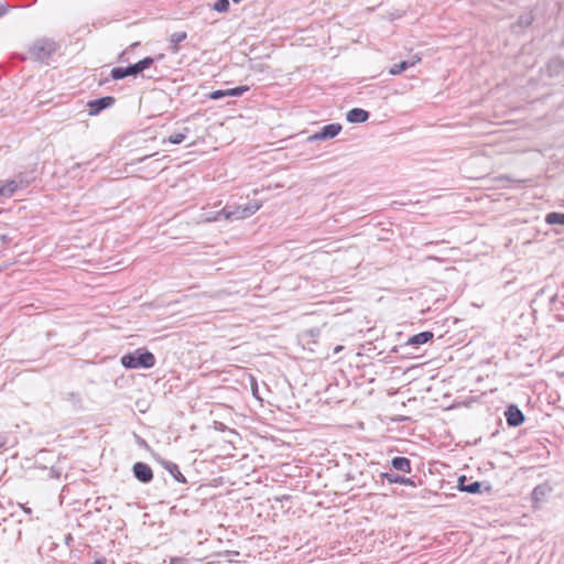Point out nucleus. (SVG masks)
<instances>
[{
  "label": "nucleus",
  "mask_w": 564,
  "mask_h": 564,
  "mask_svg": "<svg viewBox=\"0 0 564 564\" xmlns=\"http://www.w3.org/2000/svg\"><path fill=\"white\" fill-rule=\"evenodd\" d=\"M58 48V43L52 39H36L28 47V57L34 62L48 63Z\"/></svg>",
  "instance_id": "obj_1"
},
{
  "label": "nucleus",
  "mask_w": 564,
  "mask_h": 564,
  "mask_svg": "<svg viewBox=\"0 0 564 564\" xmlns=\"http://www.w3.org/2000/svg\"><path fill=\"white\" fill-rule=\"evenodd\" d=\"M155 356L145 348H138L120 359L126 369H150L155 365Z\"/></svg>",
  "instance_id": "obj_2"
},
{
  "label": "nucleus",
  "mask_w": 564,
  "mask_h": 564,
  "mask_svg": "<svg viewBox=\"0 0 564 564\" xmlns=\"http://www.w3.org/2000/svg\"><path fill=\"white\" fill-rule=\"evenodd\" d=\"M154 63V58L147 56L143 59L130 64L126 67H113L110 72L111 78L115 80H121L128 76H138L143 70L148 69Z\"/></svg>",
  "instance_id": "obj_3"
},
{
  "label": "nucleus",
  "mask_w": 564,
  "mask_h": 564,
  "mask_svg": "<svg viewBox=\"0 0 564 564\" xmlns=\"http://www.w3.org/2000/svg\"><path fill=\"white\" fill-rule=\"evenodd\" d=\"M343 127L340 123H328L321 128L319 131L315 132L314 134L310 135L307 141H324L335 138L339 134Z\"/></svg>",
  "instance_id": "obj_4"
},
{
  "label": "nucleus",
  "mask_w": 564,
  "mask_h": 564,
  "mask_svg": "<svg viewBox=\"0 0 564 564\" xmlns=\"http://www.w3.org/2000/svg\"><path fill=\"white\" fill-rule=\"evenodd\" d=\"M116 98L112 96H105L97 99L89 100L88 106V113L90 116H97L102 110L110 108L115 105Z\"/></svg>",
  "instance_id": "obj_5"
},
{
  "label": "nucleus",
  "mask_w": 564,
  "mask_h": 564,
  "mask_svg": "<svg viewBox=\"0 0 564 564\" xmlns=\"http://www.w3.org/2000/svg\"><path fill=\"white\" fill-rule=\"evenodd\" d=\"M132 474L133 477L142 484H149L153 480L152 468L143 462H137L133 464Z\"/></svg>",
  "instance_id": "obj_6"
},
{
  "label": "nucleus",
  "mask_w": 564,
  "mask_h": 564,
  "mask_svg": "<svg viewBox=\"0 0 564 564\" xmlns=\"http://www.w3.org/2000/svg\"><path fill=\"white\" fill-rule=\"evenodd\" d=\"M507 424L518 427L524 422V414L516 404H510L505 412Z\"/></svg>",
  "instance_id": "obj_7"
},
{
  "label": "nucleus",
  "mask_w": 564,
  "mask_h": 564,
  "mask_svg": "<svg viewBox=\"0 0 564 564\" xmlns=\"http://www.w3.org/2000/svg\"><path fill=\"white\" fill-rule=\"evenodd\" d=\"M551 492H552V487L546 482L535 486L531 492V499H532L534 507H536L538 503H541L542 501H544L545 498Z\"/></svg>",
  "instance_id": "obj_8"
},
{
  "label": "nucleus",
  "mask_w": 564,
  "mask_h": 564,
  "mask_svg": "<svg viewBox=\"0 0 564 564\" xmlns=\"http://www.w3.org/2000/svg\"><path fill=\"white\" fill-rule=\"evenodd\" d=\"M380 478L382 480H387L389 484H400L416 487V482L413 478H408L395 473H381Z\"/></svg>",
  "instance_id": "obj_9"
},
{
  "label": "nucleus",
  "mask_w": 564,
  "mask_h": 564,
  "mask_svg": "<svg viewBox=\"0 0 564 564\" xmlns=\"http://www.w3.org/2000/svg\"><path fill=\"white\" fill-rule=\"evenodd\" d=\"M369 112L361 108H352L346 113V120L350 123H362L369 119Z\"/></svg>",
  "instance_id": "obj_10"
},
{
  "label": "nucleus",
  "mask_w": 564,
  "mask_h": 564,
  "mask_svg": "<svg viewBox=\"0 0 564 564\" xmlns=\"http://www.w3.org/2000/svg\"><path fill=\"white\" fill-rule=\"evenodd\" d=\"M161 464L163 466V468L165 470H167L170 473V475L180 484H186L187 480L186 478L184 477V475L181 473L178 466L171 462V460H165V459H162L161 460Z\"/></svg>",
  "instance_id": "obj_11"
},
{
  "label": "nucleus",
  "mask_w": 564,
  "mask_h": 564,
  "mask_svg": "<svg viewBox=\"0 0 564 564\" xmlns=\"http://www.w3.org/2000/svg\"><path fill=\"white\" fill-rule=\"evenodd\" d=\"M433 337H434V334L430 330L421 332L419 334L411 336L406 341V346H413V347L417 348L420 345H423V344L432 340Z\"/></svg>",
  "instance_id": "obj_12"
},
{
  "label": "nucleus",
  "mask_w": 564,
  "mask_h": 564,
  "mask_svg": "<svg viewBox=\"0 0 564 564\" xmlns=\"http://www.w3.org/2000/svg\"><path fill=\"white\" fill-rule=\"evenodd\" d=\"M545 70L550 77L560 75V73L562 70H564V58H562V57L551 58L546 64Z\"/></svg>",
  "instance_id": "obj_13"
},
{
  "label": "nucleus",
  "mask_w": 564,
  "mask_h": 564,
  "mask_svg": "<svg viewBox=\"0 0 564 564\" xmlns=\"http://www.w3.org/2000/svg\"><path fill=\"white\" fill-rule=\"evenodd\" d=\"M466 480H467L466 476H460L458 478V489L460 491L468 492V494H480L481 492L482 482L473 481V482L466 485L465 484Z\"/></svg>",
  "instance_id": "obj_14"
},
{
  "label": "nucleus",
  "mask_w": 564,
  "mask_h": 564,
  "mask_svg": "<svg viewBox=\"0 0 564 564\" xmlns=\"http://www.w3.org/2000/svg\"><path fill=\"white\" fill-rule=\"evenodd\" d=\"M391 466L395 470L410 474L412 471L411 460L403 456H395L391 459Z\"/></svg>",
  "instance_id": "obj_15"
},
{
  "label": "nucleus",
  "mask_w": 564,
  "mask_h": 564,
  "mask_svg": "<svg viewBox=\"0 0 564 564\" xmlns=\"http://www.w3.org/2000/svg\"><path fill=\"white\" fill-rule=\"evenodd\" d=\"M225 220L245 219L242 205L225 207Z\"/></svg>",
  "instance_id": "obj_16"
},
{
  "label": "nucleus",
  "mask_w": 564,
  "mask_h": 564,
  "mask_svg": "<svg viewBox=\"0 0 564 564\" xmlns=\"http://www.w3.org/2000/svg\"><path fill=\"white\" fill-rule=\"evenodd\" d=\"M187 33L186 32H175L171 34L170 36V51L172 54H176L180 52L178 44L186 40Z\"/></svg>",
  "instance_id": "obj_17"
},
{
  "label": "nucleus",
  "mask_w": 564,
  "mask_h": 564,
  "mask_svg": "<svg viewBox=\"0 0 564 564\" xmlns=\"http://www.w3.org/2000/svg\"><path fill=\"white\" fill-rule=\"evenodd\" d=\"M14 186V192L17 193L19 189H24L31 184V180L23 173L15 175L13 178L9 180Z\"/></svg>",
  "instance_id": "obj_18"
},
{
  "label": "nucleus",
  "mask_w": 564,
  "mask_h": 564,
  "mask_svg": "<svg viewBox=\"0 0 564 564\" xmlns=\"http://www.w3.org/2000/svg\"><path fill=\"white\" fill-rule=\"evenodd\" d=\"M14 186H15V184L10 182L9 180L6 181L4 183H2L0 181V198H10V197H12L15 194Z\"/></svg>",
  "instance_id": "obj_19"
},
{
  "label": "nucleus",
  "mask_w": 564,
  "mask_h": 564,
  "mask_svg": "<svg viewBox=\"0 0 564 564\" xmlns=\"http://www.w3.org/2000/svg\"><path fill=\"white\" fill-rule=\"evenodd\" d=\"M414 66V62H410V61H402L398 64H394L389 73L391 75H400L402 72L406 70L408 68L410 67H413Z\"/></svg>",
  "instance_id": "obj_20"
},
{
  "label": "nucleus",
  "mask_w": 564,
  "mask_h": 564,
  "mask_svg": "<svg viewBox=\"0 0 564 564\" xmlns=\"http://www.w3.org/2000/svg\"><path fill=\"white\" fill-rule=\"evenodd\" d=\"M545 221L549 225L564 226V213L552 212L545 216Z\"/></svg>",
  "instance_id": "obj_21"
},
{
  "label": "nucleus",
  "mask_w": 564,
  "mask_h": 564,
  "mask_svg": "<svg viewBox=\"0 0 564 564\" xmlns=\"http://www.w3.org/2000/svg\"><path fill=\"white\" fill-rule=\"evenodd\" d=\"M188 132H189V129L188 128H184L183 132L171 134L169 137L167 141L170 143H172V144H180V143H182L186 139V135H187Z\"/></svg>",
  "instance_id": "obj_22"
},
{
  "label": "nucleus",
  "mask_w": 564,
  "mask_h": 564,
  "mask_svg": "<svg viewBox=\"0 0 564 564\" xmlns=\"http://www.w3.org/2000/svg\"><path fill=\"white\" fill-rule=\"evenodd\" d=\"M550 303L554 306V310H564V294L556 293L550 299Z\"/></svg>",
  "instance_id": "obj_23"
},
{
  "label": "nucleus",
  "mask_w": 564,
  "mask_h": 564,
  "mask_svg": "<svg viewBox=\"0 0 564 564\" xmlns=\"http://www.w3.org/2000/svg\"><path fill=\"white\" fill-rule=\"evenodd\" d=\"M245 376L247 377V379L249 380V383H250V390L252 392V395L258 399V400H261L260 395H259V389H258V382H257V379L251 375V373H245Z\"/></svg>",
  "instance_id": "obj_24"
},
{
  "label": "nucleus",
  "mask_w": 564,
  "mask_h": 564,
  "mask_svg": "<svg viewBox=\"0 0 564 564\" xmlns=\"http://www.w3.org/2000/svg\"><path fill=\"white\" fill-rule=\"evenodd\" d=\"M227 97H238L249 90V86H238L235 88L226 89Z\"/></svg>",
  "instance_id": "obj_25"
},
{
  "label": "nucleus",
  "mask_w": 564,
  "mask_h": 564,
  "mask_svg": "<svg viewBox=\"0 0 564 564\" xmlns=\"http://www.w3.org/2000/svg\"><path fill=\"white\" fill-rule=\"evenodd\" d=\"M230 3L228 0H217L214 3V10L218 12H227L229 10Z\"/></svg>",
  "instance_id": "obj_26"
},
{
  "label": "nucleus",
  "mask_w": 564,
  "mask_h": 564,
  "mask_svg": "<svg viewBox=\"0 0 564 564\" xmlns=\"http://www.w3.org/2000/svg\"><path fill=\"white\" fill-rule=\"evenodd\" d=\"M225 215H226V213H225V207H224L223 209L208 215L206 217V219L208 221H218V220L225 219Z\"/></svg>",
  "instance_id": "obj_27"
},
{
  "label": "nucleus",
  "mask_w": 564,
  "mask_h": 564,
  "mask_svg": "<svg viewBox=\"0 0 564 564\" xmlns=\"http://www.w3.org/2000/svg\"><path fill=\"white\" fill-rule=\"evenodd\" d=\"M226 93V89L214 90L209 94V98L213 100H218L220 98L227 97Z\"/></svg>",
  "instance_id": "obj_28"
},
{
  "label": "nucleus",
  "mask_w": 564,
  "mask_h": 564,
  "mask_svg": "<svg viewBox=\"0 0 564 564\" xmlns=\"http://www.w3.org/2000/svg\"><path fill=\"white\" fill-rule=\"evenodd\" d=\"M249 212H252L253 214L258 212L261 208V203L259 200H251L248 203Z\"/></svg>",
  "instance_id": "obj_29"
},
{
  "label": "nucleus",
  "mask_w": 564,
  "mask_h": 564,
  "mask_svg": "<svg viewBox=\"0 0 564 564\" xmlns=\"http://www.w3.org/2000/svg\"><path fill=\"white\" fill-rule=\"evenodd\" d=\"M12 241V238L7 234L0 235V246H7Z\"/></svg>",
  "instance_id": "obj_30"
},
{
  "label": "nucleus",
  "mask_w": 564,
  "mask_h": 564,
  "mask_svg": "<svg viewBox=\"0 0 564 564\" xmlns=\"http://www.w3.org/2000/svg\"><path fill=\"white\" fill-rule=\"evenodd\" d=\"M10 6L7 3H0V18L9 12Z\"/></svg>",
  "instance_id": "obj_31"
},
{
  "label": "nucleus",
  "mask_w": 564,
  "mask_h": 564,
  "mask_svg": "<svg viewBox=\"0 0 564 564\" xmlns=\"http://www.w3.org/2000/svg\"><path fill=\"white\" fill-rule=\"evenodd\" d=\"M242 210H243V216H245V218H248V217H250L251 215H253V213H252V212H249V206H248V204L242 205Z\"/></svg>",
  "instance_id": "obj_32"
},
{
  "label": "nucleus",
  "mask_w": 564,
  "mask_h": 564,
  "mask_svg": "<svg viewBox=\"0 0 564 564\" xmlns=\"http://www.w3.org/2000/svg\"><path fill=\"white\" fill-rule=\"evenodd\" d=\"M307 333L314 337V336H317L319 334V329L317 328H312V329H308Z\"/></svg>",
  "instance_id": "obj_33"
},
{
  "label": "nucleus",
  "mask_w": 564,
  "mask_h": 564,
  "mask_svg": "<svg viewBox=\"0 0 564 564\" xmlns=\"http://www.w3.org/2000/svg\"><path fill=\"white\" fill-rule=\"evenodd\" d=\"M410 62H414V65L419 62H421V57L419 55H414L411 59H409Z\"/></svg>",
  "instance_id": "obj_34"
},
{
  "label": "nucleus",
  "mask_w": 564,
  "mask_h": 564,
  "mask_svg": "<svg viewBox=\"0 0 564 564\" xmlns=\"http://www.w3.org/2000/svg\"><path fill=\"white\" fill-rule=\"evenodd\" d=\"M344 347L343 346H336L335 349H334V354H338L340 350H343Z\"/></svg>",
  "instance_id": "obj_35"
}]
</instances>
